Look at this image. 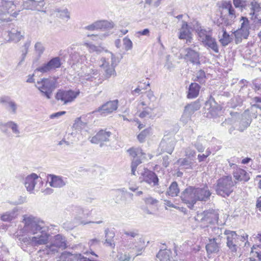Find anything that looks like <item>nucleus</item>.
Listing matches in <instances>:
<instances>
[{
    "mask_svg": "<svg viewBox=\"0 0 261 261\" xmlns=\"http://www.w3.org/2000/svg\"><path fill=\"white\" fill-rule=\"evenodd\" d=\"M118 107V100H110L99 107L97 111L101 115L107 116L115 112L117 110Z\"/></svg>",
    "mask_w": 261,
    "mask_h": 261,
    "instance_id": "obj_11",
    "label": "nucleus"
},
{
    "mask_svg": "<svg viewBox=\"0 0 261 261\" xmlns=\"http://www.w3.org/2000/svg\"><path fill=\"white\" fill-rule=\"evenodd\" d=\"M47 181L51 187L54 188H61L65 185V182L62 177L55 175H48Z\"/></svg>",
    "mask_w": 261,
    "mask_h": 261,
    "instance_id": "obj_24",
    "label": "nucleus"
},
{
    "mask_svg": "<svg viewBox=\"0 0 261 261\" xmlns=\"http://www.w3.org/2000/svg\"><path fill=\"white\" fill-rule=\"evenodd\" d=\"M35 49L38 50L40 53H42L44 50L42 44L40 42H37L35 45Z\"/></svg>",
    "mask_w": 261,
    "mask_h": 261,
    "instance_id": "obj_47",
    "label": "nucleus"
},
{
    "mask_svg": "<svg viewBox=\"0 0 261 261\" xmlns=\"http://www.w3.org/2000/svg\"><path fill=\"white\" fill-rule=\"evenodd\" d=\"M9 98L7 97H3L0 99V102L2 103H6L8 101Z\"/></svg>",
    "mask_w": 261,
    "mask_h": 261,
    "instance_id": "obj_57",
    "label": "nucleus"
},
{
    "mask_svg": "<svg viewBox=\"0 0 261 261\" xmlns=\"http://www.w3.org/2000/svg\"><path fill=\"white\" fill-rule=\"evenodd\" d=\"M178 38L181 40H186V43H191L192 41V34L190 27L187 22H184L179 30Z\"/></svg>",
    "mask_w": 261,
    "mask_h": 261,
    "instance_id": "obj_16",
    "label": "nucleus"
},
{
    "mask_svg": "<svg viewBox=\"0 0 261 261\" xmlns=\"http://www.w3.org/2000/svg\"><path fill=\"white\" fill-rule=\"evenodd\" d=\"M136 121L138 124V128L140 130L145 127V125L142 123L139 120H137Z\"/></svg>",
    "mask_w": 261,
    "mask_h": 261,
    "instance_id": "obj_55",
    "label": "nucleus"
},
{
    "mask_svg": "<svg viewBox=\"0 0 261 261\" xmlns=\"http://www.w3.org/2000/svg\"><path fill=\"white\" fill-rule=\"evenodd\" d=\"M143 89V88L142 87V86L139 85L138 87L134 90V92L135 93H139Z\"/></svg>",
    "mask_w": 261,
    "mask_h": 261,
    "instance_id": "obj_56",
    "label": "nucleus"
},
{
    "mask_svg": "<svg viewBox=\"0 0 261 261\" xmlns=\"http://www.w3.org/2000/svg\"><path fill=\"white\" fill-rule=\"evenodd\" d=\"M112 135V132L107 128H101L94 136L90 137V141L92 144H99L100 147H103L110 141Z\"/></svg>",
    "mask_w": 261,
    "mask_h": 261,
    "instance_id": "obj_7",
    "label": "nucleus"
},
{
    "mask_svg": "<svg viewBox=\"0 0 261 261\" xmlns=\"http://www.w3.org/2000/svg\"><path fill=\"white\" fill-rule=\"evenodd\" d=\"M61 64L60 58L55 57L49 60L46 64L37 68V70L41 72H47L51 70L60 68Z\"/></svg>",
    "mask_w": 261,
    "mask_h": 261,
    "instance_id": "obj_12",
    "label": "nucleus"
},
{
    "mask_svg": "<svg viewBox=\"0 0 261 261\" xmlns=\"http://www.w3.org/2000/svg\"><path fill=\"white\" fill-rule=\"evenodd\" d=\"M252 88L257 94L261 95V84L255 81L252 83Z\"/></svg>",
    "mask_w": 261,
    "mask_h": 261,
    "instance_id": "obj_40",
    "label": "nucleus"
},
{
    "mask_svg": "<svg viewBox=\"0 0 261 261\" xmlns=\"http://www.w3.org/2000/svg\"><path fill=\"white\" fill-rule=\"evenodd\" d=\"M231 168L235 169L233 172L234 178L240 181L247 182L250 179V176L245 170L237 167V165L234 164H230Z\"/></svg>",
    "mask_w": 261,
    "mask_h": 261,
    "instance_id": "obj_15",
    "label": "nucleus"
},
{
    "mask_svg": "<svg viewBox=\"0 0 261 261\" xmlns=\"http://www.w3.org/2000/svg\"><path fill=\"white\" fill-rule=\"evenodd\" d=\"M8 125H9L11 129H12L13 132L16 134H17L19 133V130L17 128V125L16 123H15L13 122H9L8 123Z\"/></svg>",
    "mask_w": 261,
    "mask_h": 261,
    "instance_id": "obj_43",
    "label": "nucleus"
},
{
    "mask_svg": "<svg viewBox=\"0 0 261 261\" xmlns=\"http://www.w3.org/2000/svg\"><path fill=\"white\" fill-rule=\"evenodd\" d=\"M80 89H59L57 92L55 97L58 101H61L64 105L72 102L80 95Z\"/></svg>",
    "mask_w": 261,
    "mask_h": 261,
    "instance_id": "obj_5",
    "label": "nucleus"
},
{
    "mask_svg": "<svg viewBox=\"0 0 261 261\" xmlns=\"http://www.w3.org/2000/svg\"><path fill=\"white\" fill-rule=\"evenodd\" d=\"M144 201L145 204L148 206H157L158 203V201L151 197L146 198Z\"/></svg>",
    "mask_w": 261,
    "mask_h": 261,
    "instance_id": "obj_35",
    "label": "nucleus"
},
{
    "mask_svg": "<svg viewBox=\"0 0 261 261\" xmlns=\"http://www.w3.org/2000/svg\"><path fill=\"white\" fill-rule=\"evenodd\" d=\"M124 233L128 238H135L138 235V233L137 231L125 232Z\"/></svg>",
    "mask_w": 261,
    "mask_h": 261,
    "instance_id": "obj_48",
    "label": "nucleus"
},
{
    "mask_svg": "<svg viewBox=\"0 0 261 261\" xmlns=\"http://www.w3.org/2000/svg\"><path fill=\"white\" fill-rule=\"evenodd\" d=\"M218 213L217 211L213 210V222L215 221L218 224Z\"/></svg>",
    "mask_w": 261,
    "mask_h": 261,
    "instance_id": "obj_51",
    "label": "nucleus"
},
{
    "mask_svg": "<svg viewBox=\"0 0 261 261\" xmlns=\"http://www.w3.org/2000/svg\"><path fill=\"white\" fill-rule=\"evenodd\" d=\"M139 179L141 182H146L149 184L153 183L154 185H157L159 181L155 173L147 168H145L141 173Z\"/></svg>",
    "mask_w": 261,
    "mask_h": 261,
    "instance_id": "obj_13",
    "label": "nucleus"
},
{
    "mask_svg": "<svg viewBox=\"0 0 261 261\" xmlns=\"http://www.w3.org/2000/svg\"><path fill=\"white\" fill-rule=\"evenodd\" d=\"M224 234L226 236V246L230 251L233 253H236L239 248L238 242L240 236L237 234L234 231L225 230Z\"/></svg>",
    "mask_w": 261,
    "mask_h": 261,
    "instance_id": "obj_8",
    "label": "nucleus"
},
{
    "mask_svg": "<svg viewBox=\"0 0 261 261\" xmlns=\"http://www.w3.org/2000/svg\"><path fill=\"white\" fill-rule=\"evenodd\" d=\"M65 113H66L65 111L59 112L51 114L50 116V118H53L55 117H59V116H60L61 115L65 114Z\"/></svg>",
    "mask_w": 261,
    "mask_h": 261,
    "instance_id": "obj_50",
    "label": "nucleus"
},
{
    "mask_svg": "<svg viewBox=\"0 0 261 261\" xmlns=\"http://www.w3.org/2000/svg\"><path fill=\"white\" fill-rule=\"evenodd\" d=\"M211 108H212L211 101L210 100H208L205 102V106L204 107V109L205 110H207L208 111V112L206 113L207 117L208 116V114H211L212 113V110Z\"/></svg>",
    "mask_w": 261,
    "mask_h": 261,
    "instance_id": "obj_42",
    "label": "nucleus"
},
{
    "mask_svg": "<svg viewBox=\"0 0 261 261\" xmlns=\"http://www.w3.org/2000/svg\"><path fill=\"white\" fill-rule=\"evenodd\" d=\"M200 86L196 83H192L189 87L187 97L188 99L197 97L199 93Z\"/></svg>",
    "mask_w": 261,
    "mask_h": 261,
    "instance_id": "obj_25",
    "label": "nucleus"
},
{
    "mask_svg": "<svg viewBox=\"0 0 261 261\" xmlns=\"http://www.w3.org/2000/svg\"><path fill=\"white\" fill-rule=\"evenodd\" d=\"M152 134V129L151 127H147L142 130L138 135L137 139L140 143H143Z\"/></svg>",
    "mask_w": 261,
    "mask_h": 261,
    "instance_id": "obj_29",
    "label": "nucleus"
},
{
    "mask_svg": "<svg viewBox=\"0 0 261 261\" xmlns=\"http://www.w3.org/2000/svg\"><path fill=\"white\" fill-rule=\"evenodd\" d=\"M99 241L97 239H94L90 240L91 245H93L94 243H97Z\"/></svg>",
    "mask_w": 261,
    "mask_h": 261,
    "instance_id": "obj_63",
    "label": "nucleus"
},
{
    "mask_svg": "<svg viewBox=\"0 0 261 261\" xmlns=\"http://www.w3.org/2000/svg\"><path fill=\"white\" fill-rule=\"evenodd\" d=\"M252 5V9L255 11V10L259 8V5L256 2H252L251 3Z\"/></svg>",
    "mask_w": 261,
    "mask_h": 261,
    "instance_id": "obj_53",
    "label": "nucleus"
},
{
    "mask_svg": "<svg viewBox=\"0 0 261 261\" xmlns=\"http://www.w3.org/2000/svg\"><path fill=\"white\" fill-rule=\"evenodd\" d=\"M141 94L140 101L137 104L136 114L142 119H153L155 114L154 109L150 106L156 100V97L150 90Z\"/></svg>",
    "mask_w": 261,
    "mask_h": 261,
    "instance_id": "obj_3",
    "label": "nucleus"
},
{
    "mask_svg": "<svg viewBox=\"0 0 261 261\" xmlns=\"http://www.w3.org/2000/svg\"><path fill=\"white\" fill-rule=\"evenodd\" d=\"M246 1L244 0H233V3L236 8L243 9L247 6Z\"/></svg>",
    "mask_w": 261,
    "mask_h": 261,
    "instance_id": "obj_36",
    "label": "nucleus"
},
{
    "mask_svg": "<svg viewBox=\"0 0 261 261\" xmlns=\"http://www.w3.org/2000/svg\"><path fill=\"white\" fill-rule=\"evenodd\" d=\"M211 248H212V246H211V245L210 244H207L206 246V249L208 255L211 254L212 253V251L211 250Z\"/></svg>",
    "mask_w": 261,
    "mask_h": 261,
    "instance_id": "obj_54",
    "label": "nucleus"
},
{
    "mask_svg": "<svg viewBox=\"0 0 261 261\" xmlns=\"http://www.w3.org/2000/svg\"><path fill=\"white\" fill-rule=\"evenodd\" d=\"M180 192L178 184L176 181L172 182L166 192V195L171 197H176Z\"/></svg>",
    "mask_w": 261,
    "mask_h": 261,
    "instance_id": "obj_27",
    "label": "nucleus"
},
{
    "mask_svg": "<svg viewBox=\"0 0 261 261\" xmlns=\"http://www.w3.org/2000/svg\"><path fill=\"white\" fill-rule=\"evenodd\" d=\"M191 160L192 159H191L190 156L189 158L179 159L177 160V163L180 166L190 165L192 163Z\"/></svg>",
    "mask_w": 261,
    "mask_h": 261,
    "instance_id": "obj_37",
    "label": "nucleus"
},
{
    "mask_svg": "<svg viewBox=\"0 0 261 261\" xmlns=\"http://www.w3.org/2000/svg\"><path fill=\"white\" fill-rule=\"evenodd\" d=\"M210 195L211 193L206 189L189 186L182 192L180 198L189 208L192 209L197 201L205 200Z\"/></svg>",
    "mask_w": 261,
    "mask_h": 261,
    "instance_id": "obj_2",
    "label": "nucleus"
},
{
    "mask_svg": "<svg viewBox=\"0 0 261 261\" xmlns=\"http://www.w3.org/2000/svg\"><path fill=\"white\" fill-rule=\"evenodd\" d=\"M99 67L103 69L104 75L107 78H109L111 75L115 74L114 67L112 65H110L108 61L105 58H101Z\"/></svg>",
    "mask_w": 261,
    "mask_h": 261,
    "instance_id": "obj_18",
    "label": "nucleus"
},
{
    "mask_svg": "<svg viewBox=\"0 0 261 261\" xmlns=\"http://www.w3.org/2000/svg\"><path fill=\"white\" fill-rule=\"evenodd\" d=\"M17 238L21 242H23L24 243H28V244H31L32 245V239L31 240H30L27 237L21 238V237H20V236H19V235H17Z\"/></svg>",
    "mask_w": 261,
    "mask_h": 261,
    "instance_id": "obj_45",
    "label": "nucleus"
},
{
    "mask_svg": "<svg viewBox=\"0 0 261 261\" xmlns=\"http://www.w3.org/2000/svg\"><path fill=\"white\" fill-rule=\"evenodd\" d=\"M127 152L129 155L134 159L137 157L143 156L145 154L141 147H132L128 149Z\"/></svg>",
    "mask_w": 261,
    "mask_h": 261,
    "instance_id": "obj_28",
    "label": "nucleus"
},
{
    "mask_svg": "<svg viewBox=\"0 0 261 261\" xmlns=\"http://www.w3.org/2000/svg\"><path fill=\"white\" fill-rule=\"evenodd\" d=\"M40 85L38 88L39 90L44 93L48 98H49V94L51 90L56 87L55 83L49 79H43L40 82H38Z\"/></svg>",
    "mask_w": 261,
    "mask_h": 261,
    "instance_id": "obj_14",
    "label": "nucleus"
},
{
    "mask_svg": "<svg viewBox=\"0 0 261 261\" xmlns=\"http://www.w3.org/2000/svg\"><path fill=\"white\" fill-rule=\"evenodd\" d=\"M217 6L219 8L220 17L213 21V23L219 28L221 31L219 33V41L224 46L227 45L231 41L232 38L227 33L225 26L231 25L236 18V11L230 2L218 3Z\"/></svg>",
    "mask_w": 261,
    "mask_h": 261,
    "instance_id": "obj_1",
    "label": "nucleus"
},
{
    "mask_svg": "<svg viewBox=\"0 0 261 261\" xmlns=\"http://www.w3.org/2000/svg\"><path fill=\"white\" fill-rule=\"evenodd\" d=\"M213 102L215 105H213V119L216 117H220L223 115L224 113V110L223 107L215 102L213 98Z\"/></svg>",
    "mask_w": 261,
    "mask_h": 261,
    "instance_id": "obj_30",
    "label": "nucleus"
},
{
    "mask_svg": "<svg viewBox=\"0 0 261 261\" xmlns=\"http://www.w3.org/2000/svg\"><path fill=\"white\" fill-rule=\"evenodd\" d=\"M200 107L199 100L191 102L185 106L184 113L186 115L191 116L196 111L200 109Z\"/></svg>",
    "mask_w": 261,
    "mask_h": 261,
    "instance_id": "obj_22",
    "label": "nucleus"
},
{
    "mask_svg": "<svg viewBox=\"0 0 261 261\" xmlns=\"http://www.w3.org/2000/svg\"><path fill=\"white\" fill-rule=\"evenodd\" d=\"M251 159L249 158H246L242 160V163L243 164H247L251 161Z\"/></svg>",
    "mask_w": 261,
    "mask_h": 261,
    "instance_id": "obj_58",
    "label": "nucleus"
},
{
    "mask_svg": "<svg viewBox=\"0 0 261 261\" xmlns=\"http://www.w3.org/2000/svg\"><path fill=\"white\" fill-rule=\"evenodd\" d=\"M213 51L216 53H219L218 46L216 42L213 39Z\"/></svg>",
    "mask_w": 261,
    "mask_h": 261,
    "instance_id": "obj_52",
    "label": "nucleus"
},
{
    "mask_svg": "<svg viewBox=\"0 0 261 261\" xmlns=\"http://www.w3.org/2000/svg\"><path fill=\"white\" fill-rule=\"evenodd\" d=\"M248 235L246 234L245 236H240V240L242 242L245 241V240L248 239Z\"/></svg>",
    "mask_w": 261,
    "mask_h": 261,
    "instance_id": "obj_59",
    "label": "nucleus"
},
{
    "mask_svg": "<svg viewBox=\"0 0 261 261\" xmlns=\"http://www.w3.org/2000/svg\"><path fill=\"white\" fill-rule=\"evenodd\" d=\"M254 22L255 24H260L261 25V19H258V18H255Z\"/></svg>",
    "mask_w": 261,
    "mask_h": 261,
    "instance_id": "obj_61",
    "label": "nucleus"
},
{
    "mask_svg": "<svg viewBox=\"0 0 261 261\" xmlns=\"http://www.w3.org/2000/svg\"><path fill=\"white\" fill-rule=\"evenodd\" d=\"M137 33L140 35L148 36L149 35V30L148 29H145L142 31L138 32Z\"/></svg>",
    "mask_w": 261,
    "mask_h": 261,
    "instance_id": "obj_49",
    "label": "nucleus"
},
{
    "mask_svg": "<svg viewBox=\"0 0 261 261\" xmlns=\"http://www.w3.org/2000/svg\"><path fill=\"white\" fill-rule=\"evenodd\" d=\"M234 186L231 176H225L217 180L215 190L218 195L226 197L233 191Z\"/></svg>",
    "mask_w": 261,
    "mask_h": 261,
    "instance_id": "obj_4",
    "label": "nucleus"
},
{
    "mask_svg": "<svg viewBox=\"0 0 261 261\" xmlns=\"http://www.w3.org/2000/svg\"><path fill=\"white\" fill-rule=\"evenodd\" d=\"M185 53L184 58L187 61L194 64L199 63V55L198 52L191 48H187L185 49Z\"/></svg>",
    "mask_w": 261,
    "mask_h": 261,
    "instance_id": "obj_20",
    "label": "nucleus"
},
{
    "mask_svg": "<svg viewBox=\"0 0 261 261\" xmlns=\"http://www.w3.org/2000/svg\"><path fill=\"white\" fill-rule=\"evenodd\" d=\"M142 163V161L140 159L137 160H133L131 162V171L132 174L133 175H136V171L137 170V167Z\"/></svg>",
    "mask_w": 261,
    "mask_h": 261,
    "instance_id": "obj_34",
    "label": "nucleus"
},
{
    "mask_svg": "<svg viewBox=\"0 0 261 261\" xmlns=\"http://www.w3.org/2000/svg\"><path fill=\"white\" fill-rule=\"evenodd\" d=\"M255 253L257 254V257L259 260H261V252L260 251H256Z\"/></svg>",
    "mask_w": 261,
    "mask_h": 261,
    "instance_id": "obj_64",
    "label": "nucleus"
},
{
    "mask_svg": "<svg viewBox=\"0 0 261 261\" xmlns=\"http://www.w3.org/2000/svg\"><path fill=\"white\" fill-rule=\"evenodd\" d=\"M198 34L203 44L205 45L211 47L212 45V39L211 36L207 34V31L205 30L201 29L199 31Z\"/></svg>",
    "mask_w": 261,
    "mask_h": 261,
    "instance_id": "obj_26",
    "label": "nucleus"
},
{
    "mask_svg": "<svg viewBox=\"0 0 261 261\" xmlns=\"http://www.w3.org/2000/svg\"><path fill=\"white\" fill-rule=\"evenodd\" d=\"M251 121L252 118L250 115V110H245V112L241 115L238 129L240 132L244 131L250 125Z\"/></svg>",
    "mask_w": 261,
    "mask_h": 261,
    "instance_id": "obj_17",
    "label": "nucleus"
},
{
    "mask_svg": "<svg viewBox=\"0 0 261 261\" xmlns=\"http://www.w3.org/2000/svg\"><path fill=\"white\" fill-rule=\"evenodd\" d=\"M205 73L203 70L198 71L194 81L199 82L200 84L204 83L205 82Z\"/></svg>",
    "mask_w": 261,
    "mask_h": 261,
    "instance_id": "obj_33",
    "label": "nucleus"
},
{
    "mask_svg": "<svg viewBox=\"0 0 261 261\" xmlns=\"http://www.w3.org/2000/svg\"><path fill=\"white\" fill-rule=\"evenodd\" d=\"M8 106L12 112L15 113L16 111L17 107L16 104L13 101L8 102Z\"/></svg>",
    "mask_w": 261,
    "mask_h": 261,
    "instance_id": "obj_44",
    "label": "nucleus"
},
{
    "mask_svg": "<svg viewBox=\"0 0 261 261\" xmlns=\"http://www.w3.org/2000/svg\"><path fill=\"white\" fill-rule=\"evenodd\" d=\"M250 110L257 108L261 110V96H255L251 98Z\"/></svg>",
    "mask_w": 261,
    "mask_h": 261,
    "instance_id": "obj_32",
    "label": "nucleus"
},
{
    "mask_svg": "<svg viewBox=\"0 0 261 261\" xmlns=\"http://www.w3.org/2000/svg\"><path fill=\"white\" fill-rule=\"evenodd\" d=\"M107 21H99L94 23L87 27V29L89 30H95L98 29H102V28L107 25Z\"/></svg>",
    "mask_w": 261,
    "mask_h": 261,
    "instance_id": "obj_31",
    "label": "nucleus"
},
{
    "mask_svg": "<svg viewBox=\"0 0 261 261\" xmlns=\"http://www.w3.org/2000/svg\"><path fill=\"white\" fill-rule=\"evenodd\" d=\"M213 232L218 234L213 237V253H216L219 252L221 248V239L223 238L221 236L222 234V229L219 227H213Z\"/></svg>",
    "mask_w": 261,
    "mask_h": 261,
    "instance_id": "obj_19",
    "label": "nucleus"
},
{
    "mask_svg": "<svg viewBox=\"0 0 261 261\" xmlns=\"http://www.w3.org/2000/svg\"><path fill=\"white\" fill-rule=\"evenodd\" d=\"M66 243L62 237L58 234L55 237L53 242L45 248L46 254H55L59 251L60 249H65L66 248Z\"/></svg>",
    "mask_w": 261,
    "mask_h": 261,
    "instance_id": "obj_9",
    "label": "nucleus"
},
{
    "mask_svg": "<svg viewBox=\"0 0 261 261\" xmlns=\"http://www.w3.org/2000/svg\"><path fill=\"white\" fill-rule=\"evenodd\" d=\"M23 220L24 226L22 230L23 233L29 229L32 234H35L42 228L40 224V222L35 218L28 217L24 219Z\"/></svg>",
    "mask_w": 261,
    "mask_h": 261,
    "instance_id": "obj_10",
    "label": "nucleus"
},
{
    "mask_svg": "<svg viewBox=\"0 0 261 261\" xmlns=\"http://www.w3.org/2000/svg\"><path fill=\"white\" fill-rule=\"evenodd\" d=\"M1 219L3 221H11L13 219V217L9 213H5L1 215Z\"/></svg>",
    "mask_w": 261,
    "mask_h": 261,
    "instance_id": "obj_41",
    "label": "nucleus"
},
{
    "mask_svg": "<svg viewBox=\"0 0 261 261\" xmlns=\"http://www.w3.org/2000/svg\"><path fill=\"white\" fill-rule=\"evenodd\" d=\"M123 45L125 50H128L132 49L133 47V43L132 41L126 37L123 39Z\"/></svg>",
    "mask_w": 261,
    "mask_h": 261,
    "instance_id": "obj_39",
    "label": "nucleus"
},
{
    "mask_svg": "<svg viewBox=\"0 0 261 261\" xmlns=\"http://www.w3.org/2000/svg\"><path fill=\"white\" fill-rule=\"evenodd\" d=\"M50 235L45 232L42 231L41 234L38 237L32 238V245L38 246L45 245L49 241Z\"/></svg>",
    "mask_w": 261,
    "mask_h": 261,
    "instance_id": "obj_21",
    "label": "nucleus"
},
{
    "mask_svg": "<svg viewBox=\"0 0 261 261\" xmlns=\"http://www.w3.org/2000/svg\"><path fill=\"white\" fill-rule=\"evenodd\" d=\"M15 35L17 37V41L20 40L21 39V38H22V36L21 35L20 32H17L15 34Z\"/></svg>",
    "mask_w": 261,
    "mask_h": 261,
    "instance_id": "obj_60",
    "label": "nucleus"
},
{
    "mask_svg": "<svg viewBox=\"0 0 261 261\" xmlns=\"http://www.w3.org/2000/svg\"><path fill=\"white\" fill-rule=\"evenodd\" d=\"M39 178L36 173H32L25 178L24 186L27 190L32 192L34 190L36 184V180Z\"/></svg>",
    "mask_w": 261,
    "mask_h": 261,
    "instance_id": "obj_23",
    "label": "nucleus"
},
{
    "mask_svg": "<svg viewBox=\"0 0 261 261\" xmlns=\"http://www.w3.org/2000/svg\"><path fill=\"white\" fill-rule=\"evenodd\" d=\"M256 212L258 218H261V196L259 197L256 202Z\"/></svg>",
    "mask_w": 261,
    "mask_h": 261,
    "instance_id": "obj_38",
    "label": "nucleus"
},
{
    "mask_svg": "<svg viewBox=\"0 0 261 261\" xmlns=\"http://www.w3.org/2000/svg\"><path fill=\"white\" fill-rule=\"evenodd\" d=\"M241 27L233 33L235 37V42L237 44L242 42V39H247L249 35V21L246 17L242 16L240 19Z\"/></svg>",
    "mask_w": 261,
    "mask_h": 261,
    "instance_id": "obj_6",
    "label": "nucleus"
},
{
    "mask_svg": "<svg viewBox=\"0 0 261 261\" xmlns=\"http://www.w3.org/2000/svg\"><path fill=\"white\" fill-rule=\"evenodd\" d=\"M230 114L232 117H238L240 116V114L238 112H232L230 113Z\"/></svg>",
    "mask_w": 261,
    "mask_h": 261,
    "instance_id": "obj_62",
    "label": "nucleus"
},
{
    "mask_svg": "<svg viewBox=\"0 0 261 261\" xmlns=\"http://www.w3.org/2000/svg\"><path fill=\"white\" fill-rule=\"evenodd\" d=\"M165 204L166 205V208L167 207H173L176 209H179L180 208L178 206H175L169 200H165Z\"/></svg>",
    "mask_w": 261,
    "mask_h": 261,
    "instance_id": "obj_46",
    "label": "nucleus"
}]
</instances>
